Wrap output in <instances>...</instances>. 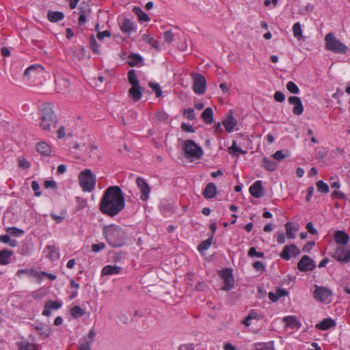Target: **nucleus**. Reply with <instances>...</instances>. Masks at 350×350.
Instances as JSON below:
<instances>
[{
  "instance_id": "obj_23",
  "label": "nucleus",
  "mask_w": 350,
  "mask_h": 350,
  "mask_svg": "<svg viewBox=\"0 0 350 350\" xmlns=\"http://www.w3.org/2000/svg\"><path fill=\"white\" fill-rule=\"evenodd\" d=\"M37 151L43 156H49L51 153L50 146L45 142H40L36 144Z\"/></svg>"
},
{
  "instance_id": "obj_11",
  "label": "nucleus",
  "mask_w": 350,
  "mask_h": 350,
  "mask_svg": "<svg viewBox=\"0 0 350 350\" xmlns=\"http://www.w3.org/2000/svg\"><path fill=\"white\" fill-rule=\"evenodd\" d=\"M332 257L339 262L347 263L350 262V250H347L344 247H338Z\"/></svg>"
},
{
  "instance_id": "obj_63",
  "label": "nucleus",
  "mask_w": 350,
  "mask_h": 350,
  "mask_svg": "<svg viewBox=\"0 0 350 350\" xmlns=\"http://www.w3.org/2000/svg\"><path fill=\"white\" fill-rule=\"evenodd\" d=\"M182 130L185 132L194 133L195 131L191 125L187 124L185 122L181 124Z\"/></svg>"
},
{
  "instance_id": "obj_1",
  "label": "nucleus",
  "mask_w": 350,
  "mask_h": 350,
  "mask_svg": "<svg viewBox=\"0 0 350 350\" xmlns=\"http://www.w3.org/2000/svg\"><path fill=\"white\" fill-rule=\"evenodd\" d=\"M125 207L124 195L118 186L106 189L99 204L101 213L109 217L118 215Z\"/></svg>"
},
{
  "instance_id": "obj_46",
  "label": "nucleus",
  "mask_w": 350,
  "mask_h": 350,
  "mask_svg": "<svg viewBox=\"0 0 350 350\" xmlns=\"http://www.w3.org/2000/svg\"><path fill=\"white\" fill-rule=\"evenodd\" d=\"M286 89L291 94H296L299 92V89L298 86L293 81H289L287 83Z\"/></svg>"
},
{
  "instance_id": "obj_41",
  "label": "nucleus",
  "mask_w": 350,
  "mask_h": 350,
  "mask_svg": "<svg viewBox=\"0 0 350 350\" xmlns=\"http://www.w3.org/2000/svg\"><path fill=\"white\" fill-rule=\"evenodd\" d=\"M25 273L29 277L36 278L38 277V271L34 269H19L17 271V275L20 276L21 274Z\"/></svg>"
},
{
  "instance_id": "obj_54",
  "label": "nucleus",
  "mask_w": 350,
  "mask_h": 350,
  "mask_svg": "<svg viewBox=\"0 0 350 350\" xmlns=\"http://www.w3.org/2000/svg\"><path fill=\"white\" fill-rule=\"evenodd\" d=\"M18 166L23 169H28L30 167V163L27 161L24 157L18 158Z\"/></svg>"
},
{
  "instance_id": "obj_58",
  "label": "nucleus",
  "mask_w": 350,
  "mask_h": 350,
  "mask_svg": "<svg viewBox=\"0 0 350 350\" xmlns=\"http://www.w3.org/2000/svg\"><path fill=\"white\" fill-rule=\"evenodd\" d=\"M331 196L332 198H338L342 200L346 198V196L344 193L337 190L334 191L332 193Z\"/></svg>"
},
{
  "instance_id": "obj_29",
  "label": "nucleus",
  "mask_w": 350,
  "mask_h": 350,
  "mask_svg": "<svg viewBox=\"0 0 350 350\" xmlns=\"http://www.w3.org/2000/svg\"><path fill=\"white\" fill-rule=\"evenodd\" d=\"M121 30L124 33H131L135 31L134 23L129 18H124L120 27Z\"/></svg>"
},
{
  "instance_id": "obj_14",
  "label": "nucleus",
  "mask_w": 350,
  "mask_h": 350,
  "mask_svg": "<svg viewBox=\"0 0 350 350\" xmlns=\"http://www.w3.org/2000/svg\"><path fill=\"white\" fill-rule=\"evenodd\" d=\"M288 103L293 105V113L295 115L299 116L304 111L302 102L299 97L292 96L288 98Z\"/></svg>"
},
{
  "instance_id": "obj_38",
  "label": "nucleus",
  "mask_w": 350,
  "mask_h": 350,
  "mask_svg": "<svg viewBox=\"0 0 350 350\" xmlns=\"http://www.w3.org/2000/svg\"><path fill=\"white\" fill-rule=\"evenodd\" d=\"M317 191L322 193H327L329 192V186L323 180H318L316 183Z\"/></svg>"
},
{
  "instance_id": "obj_28",
  "label": "nucleus",
  "mask_w": 350,
  "mask_h": 350,
  "mask_svg": "<svg viewBox=\"0 0 350 350\" xmlns=\"http://www.w3.org/2000/svg\"><path fill=\"white\" fill-rule=\"evenodd\" d=\"M122 267L116 265H107L104 267L101 271L102 275L118 274Z\"/></svg>"
},
{
  "instance_id": "obj_45",
  "label": "nucleus",
  "mask_w": 350,
  "mask_h": 350,
  "mask_svg": "<svg viewBox=\"0 0 350 350\" xmlns=\"http://www.w3.org/2000/svg\"><path fill=\"white\" fill-rule=\"evenodd\" d=\"M6 231L12 236H20L25 233L24 230L19 229L16 227H10L6 229Z\"/></svg>"
},
{
  "instance_id": "obj_4",
  "label": "nucleus",
  "mask_w": 350,
  "mask_h": 350,
  "mask_svg": "<svg viewBox=\"0 0 350 350\" xmlns=\"http://www.w3.org/2000/svg\"><path fill=\"white\" fill-rule=\"evenodd\" d=\"M96 181V175L90 169H85L79 174V185L83 191H92L95 187Z\"/></svg>"
},
{
  "instance_id": "obj_8",
  "label": "nucleus",
  "mask_w": 350,
  "mask_h": 350,
  "mask_svg": "<svg viewBox=\"0 0 350 350\" xmlns=\"http://www.w3.org/2000/svg\"><path fill=\"white\" fill-rule=\"evenodd\" d=\"M219 276L223 279L224 286L221 288L224 291H229L234 287V280L232 269L226 268L219 272Z\"/></svg>"
},
{
  "instance_id": "obj_37",
  "label": "nucleus",
  "mask_w": 350,
  "mask_h": 350,
  "mask_svg": "<svg viewBox=\"0 0 350 350\" xmlns=\"http://www.w3.org/2000/svg\"><path fill=\"white\" fill-rule=\"evenodd\" d=\"M128 79L131 86H137V85H139L135 71L133 69H131L128 72Z\"/></svg>"
},
{
  "instance_id": "obj_49",
  "label": "nucleus",
  "mask_w": 350,
  "mask_h": 350,
  "mask_svg": "<svg viewBox=\"0 0 350 350\" xmlns=\"http://www.w3.org/2000/svg\"><path fill=\"white\" fill-rule=\"evenodd\" d=\"M247 255L250 257H257V258H262L264 257V253L261 252H257L254 247H252L250 248Z\"/></svg>"
},
{
  "instance_id": "obj_48",
  "label": "nucleus",
  "mask_w": 350,
  "mask_h": 350,
  "mask_svg": "<svg viewBox=\"0 0 350 350\" xmlns=\"http://www.w3.org/2000/svg\"><path fill=\"white\" fill-rule=\"evenodd\" d=\"M293 35L295 38H299L302 36L301 25L299 22L294 24L293 27Z\"/></svg>"
},
{
  "instance_id": "obj_2",
  "label": "nucleus",
  "mask_w": 350,
  "mask_h": 350,
  "mask_svg": "<svg viewBox=\"0 0 350 350\" xmlns=\"http://www.w3.org/2000/svg\"><path fill=\"white\" fill-rule=\"evenodd\" d=\"M103 234L109 245L117 247L125 244L126 234L121 227L111 224L103 228Z\"/></svg>"
},
{
  "instance_id": "obj_31",
  "label": "nucleus",
  "mask_w": 350,
  "mask_h": 350,
  "mask_svg": "<svg viewBox=\"0 0 350 350\" xmlns=\"http://www.w3.org/2000/svg\"><path fill=\"white\" fill-rule=\"evenodd\" d=\"M213 111L211 107H207L201 115V118L206 124H211L213 122Z\"/></svg>"
},
{
  "instance_id": "obj_56",
  "label": "nucleus",
  "mask_w": 350,
  "mask_h": 350,
  "mask_svg": "<svg viewBox=\"0 0 350 350\" xmlns=\"http://www.w3.org/2000/svg\"><path fill=\"white\" fill-rule=\"evenodd\" d=\"M306 228L311 234L316 235L318 234L317 229L314 227L313 224L311 221L306 224Z\"/></svg>"
},
{
  "instance_id": "obj_53",
  "label": "nucleus",
  "mask_w": 350,
  "mask_h": 350,
  "mask_svg": "<svg viewBox=\"0 0 350 350\" xmlns=\"http://www.w3.org/2000/svg\"><path fill=\"white\" fill-rule=\"evenodd\" d=\"M288 156L287 154H284L283 150H277L273 155L272 157L275 160H282Z\"/></svg>"
},
{
  "instance_id": "obj_61",
  "label": "nucleus",
  "mask_w": 350,
  "mask_h": 350,
  "mask_svg": "<svg viewBox=\"0 0 350 350\" xmlns=\"http://www.w3.org/2000/svg\"><path fill=\"white\" fill-rule=\"evenodd\" d=\"M110 36H111V32L108 30L98 32L96 35V38L99 40H102L105 37L109 38Z\"/></svg>"
},
{
  "instance_id": "obj_9",
  "label": "nucleus",
  "mask_w": 350,
  "mask_h": 350,
  "mask_svg": "<svg viewBox=\"0 0 350 350\" xmlns=\"http://www.w3.org/2000/svg\"><path fill=\"white\" fill-rule=\"evenodd\" d=\"M315 268L316 264L314 261L307 255L303 256L297 263V269L302 272L311 271Z\"/></svg>"
},
{
  "instance_id": "obj_15",
  "label": "nucleus",
  "mask_w": 350,
  "mask_h": 350,
  "mask_svg": "<svg viewBox=\"0 0 350 350\" xmlns=\"http://www.w3.org/2000/svg\"><path fill=\"white\" fill-rule=\"evenodd\" d=\"M62 304L60 301L47 300L44 304L42 315L49 317L51 314V310H58L62 307Z\"/></svg>"
},
{
  "instance_id": "obj_52",
  "label": "nucleus",
  "mask_w": 350,
  "mask_h": 350,
  "mask_svg": "<svg viewBox=\"0 0 350 350\" xmlns=\"http://www.w3.org/2000/svg\"><path fill=\"white\" fill-rule=\"evenodd\" d=\"M42 276H45V277L48 278L51 280H54L56 279V275H53L52 273H47L46 271L38 272V277H36V278L40 281L42 279Z\"/></svg>"
},
{
  "instance_id": "obj_44",
  "label": "nucleus",
  "mask_w": 350,
  "mask_h": 350,
  "mask_svg": "<svg viewBox=\"0 0 350 350\" xmlns=\"http://www.w3.org/2000/svg\"><path fill=\"white\" fill-rule=\"evenodd\" d=\"M168 118V114L163 111H159L154 114V118L159 122H165Z\"/></svg>"
},
{
  "instance_id": "obj_32",
  "label": "nucleus",
  "mask_w": 350,
  "mask_h": 350,
  "mask_svg": "<svg viewBox=\"0 0 350 350\" xmlns=\"http://www.w3.org/2000/svg\"><path fill=\"white\" fill-rule=\"evenodd\" d=\"M47 17L49 21L56 23L64 18V14L62 12H53L49 10L47 14Z\"/></svg>"
},
{
  "instance_id": "obj_3",
  "label": "nucleus",
  "mask_w": 350,
  "mask_h": 350,
  "mask_svg": "<svg viewBox=\"0 0 350 350\" xmlns=\"http://www.w3.org/2000/svg\"><path fill=\"white\" fill-rule=\"evenodd\" d=\"M57 118L50 104H44L41 109L40 128L44 131H50L57 125Z\"/></svg>"
},
{
  "instance_id": "obj_43",
  "label": "nucleus",
  "mask_w": 350,
  "mask_h": 350,
  "mask_svg": "<svg viewBox=\"0 0 350 350\" xmlns=\"http://www.w3.org/2000/svg\"><path fill=\"white\" fill-rule=\"evenodd\" d=\"M285 228H286V237L288 239H295V234L293 232V230L294 228L292 223L287 222L285 224Z\"/></svg>"
},
{
  "instance_id": "obj_55",
  "label": "nucleus",
  "mask_w": 350,
  "mask_h": 350,
  "mask_svg": "<svg viewBox=\"0 0 350 350\" xmlns=\"http://www.w3.org/2000/svg\"><path fill=\"white\" fill-rule=\"evenodd\" d=\"M274 99L279 103H282L285 100V96L283 92L280 91H277L274 94Z\"/></svg>"
},
{
  "instance_id": "obj_27",
  "label": "nucleus",
  "mask_w": 350,
  "mask_h": 350,
  "mask_svg": "<svg viewBox=\"0 0 350 350\" xmlns=\"http://www.w3.org/2000/svg\"><path fill=\"white\" fill-rule=\"evenodd\" d=\"M44 72V68L40 64L31 65L24 72V77H28L31 73L35 75L36 73L42 74Z\"/></svg>"
},
{
  "instance_id": "obj_25",
  "label": "nucleus",
  "mask_w": 350,
  "mask_h": 350,
  "mask_svg": "<svg viewBox=\"0 0 350 350\" xmlns=\"http://www.w3.org/2000/svg\"><path fill=\"white\" fill-rule=\"evenodd\" d=\"M70 82L66 79H60L56 81V88L58 92L65 93L69 91Z\"/></svg>"
},
{
  "instance_id": "obj_35",
  "label": "nucleus",
  "mask_w": 350,
  "mask_h": 350,
  "mask_svg": "<svg viewBox=\"0 0 350 350\" xmlns=\"http://www.w3.org/2000/svg\"><path fill=\"white\" fill-rule=\"evenodd\" d=\"M284 320L286 321L287 326L291 328H299L300 326L299 323L293 316H288Z\"/></svg>"
},
{
  "instance_id": "obj_50",
  "label": "nucleus",
  "mask_w": 350,
  "mask_h": 350,
  "mask_svg": "<svg viewBox=\"0 0 350 350\" xmlns=\"http://www.w3.org/2000/svg\"><path fill=\"white\" fill-rule=\"evenodd\" d=\"M174 34L172 33L171 30L165 31L163 33L164 40L168 44H170L174 41Z\"/></svg>"
},
{
  "instance_id": "obj_36",
  "label": "nucleus",
  "mask_w": 350,
  "mask_h": 350,
  "mask_svg": "<svg viewBox=\"0 0 350 350\" xmlns=\"http://www.w3.org/2000/svg\"><path fill=\"white\" fill-rule=\"evenodd\" d=\"M85 314V311L80 306H75L70 309V315L75 318H79Z\"/></svg>"
},
{
  "instance_id": "obj_6",
  "label": "nucleus",
  "mask_w": 350,
  "mask_h": 350,
  "mask_svg": "<svg viewBox=\"0 0 350 350\" xmlns=\"http://www.w3.org/2000/svg\"><path fill=\"white\" fill-rule=\"evenodd\" d=\"M185 156L187 158L200 159L203 155L202 148L193 140L188 139L184 142Z\"/></svg>"
},
{
  "instance_id": "obj_17",
  "label": "nucleus",
  "mask_w": 350,
  "mask_h": 350,
  "mask_svg": "<svg viewBox=\"0 0 350 350\" xmlns=\"http://www.w3.org/2000/svg\"><path fill=\"white\" fill-rule=\"evenodd\" d=\"M222 124L225 127L226 131L230 133L233 131L234 127L237 125V121L232 116V112L222 121Z\"/></svg>"
},
{
  "instance_id": "obj_60",
  "label": "nucleus",
  "mask_w": 350,
  "mask_h": 350,
  "mask_svg": "<svg viewBox=\"0 0 350 350\" xmlns=\"http://www.w3.org/2000/svg\"><path fill=\"white\" fill-rule=\"evenodd\" d=\"M118 321L117 322L118 324H126L129 322V317L126 314H120L118 316Z\"/></svg>"
},
{
  "instance_id": "obj_57",
  "label": "nucleus",
  "mask_w": 350,
  "mask_h": 350,
  "mask_svg": "<svg viewBox=\"0 0 350 350\" xmlns=\"http://www.w3.org/2000/svg\"><path fill=\"white\" fill-rule=\"evenodd\" d=\"M105 247V244L104 243H99L97 244L94 243L92 245V250L94 252H98L101 250L104 249Z\"/></svg>"
},
{
  "instance_id": "obj_40",
  "label": "nucleus",
  "mask_w": 350,
  "mask_h": 350,
  "mask_svg": "<svg viewBox=\"0 0 350 350\" xmlns=\"http://www.w3.org/2000/svg\"><path fill=\"white\" fill-rule=\"evenodd\" d=\"M19 350H36V347L34 344L30 343L27 341H23L18 344Z\"/></svg>"
},
{
  "instance_id": "obj_24",
  "label": "nucleus",
  "mask_w": 350,
  "mask_h": 350,
  "mask_svg": "<svg viewBox=\"0 0 350 350\" xmlns=\"http://www.w3.org/2000/svg\"><path fill=\"white\" fill-rule=\"evenodd\" d=\"M36 330L38 334L44 338H47L49 336L51 328L49 325L41 323L34 324Z\"/></svg>"
},
{
  "instance_id": "obj_19",
  "label": "nucleus",
  "mask_w": 350,
  "mask_h": 350,
  "mask_svg": "<svg viewBox=\"0 0 350 350\" xmlns=\"http://www.w3.org/2000/svg\"><path fill=\"white\" fill-rule=\"evenodd\" d=\"M335 241L343 246L347 245L349 241V237L345 231L337 230L334 232Z\"/></svg>"
},
{
  "instance_id": "obj_59",
  "label": "nucleus",
  "mask_w": 350,
  "mask_h": 350,
  "mask_svg": "<svg viewBox=\"0 0 350 350\" xmlns=\"http://www.w3.org/2000/svg\"><path fill=\"white\" fill-rule=\"evenodd\" d=\"M31 188L35 191V196H40L41 195V191H39L40 185L37 181H32Z\"/></svg>"
},
{
  "instance_id": "obj_21",
  "label": "nucleus",
  "mask_w": 350,
  "mask_h": 350,
  "mask_svg": "<svg viewBox=\"0 0 350 350\" xmlns=\"http://www.w3.org/2000/svg\"><path fill=\"white\" fill-rule=\"evenodd\" d=\"M217 187L213 183H209L206 185L205 189L202 192L203 196L206 199H211L216 196Z\"/></svg>"
},
{
  "instance_id": "obj_51",
  "label": "nucleus",
  "mask_w": 350,
  "mask_h": 350,
  "mask_svg": "<svg viewBox=\"0 0 350 350\" xmlns=\"http://www.w3.org/2000/svg\"><path fill=\"white\" fill-rule=\"evenodd\" d=\"M183 115L186 116V118L189 120H192L196 118L194 109L193 108L185 109L183 111Z\"/></svg>"
},
{
  "instance_id": "obj_26",
  "label": "nucleus",
  "mask_w": 350,
  "mask_h": 350,
  "mask_svg": "<svg viewBox=\"0 0 350 350\" xmlns=\"http://www.w3.org/2000/svg\"><path fill=\"white\" fill-rule=\"evenodd\" d=\"M336 325L334 320L330 318L324 319L319 323L317 324L316 327L321 330H327Z\"/></svg>"
},
{
  "instance_id": "obj_7",
  "label": "nucleus",
  "mask_w": 350,
  "mask_h": 350,
  "mask_svg": "<svg viewBox=\"0 0 350 350\" xmlns=\"http://www.w3.org/2000/svg\"><path fill=\"white\" fill-rule=\"evenodd\" d=\"M191 77L193 81V90L196 94H202L206 91L205 77L200 73H193Z\"/></svg>"
},
{
  "instance_id": "obj_34",
  "label": "nucleus",
  "mask_w": 350,
  "mask_h": 350,
  "mask_svg": "<svg viewBox=\"0 0 350 350\" xmlns=\"http://www.w3.org/2000/svg\"><path fill=\"white\" fill-rule=\"evenodd\" d=\"M133 12L137 16L140 21L148 22L150 21L149 16L139 7H134Z\"/></svg>"
},
{
  "instance_id": "obj_20",
  "label": "nucleus",
  "mask_w": 350,
  "mask_h": 350,
  "mask_svg": "<svg viewBox=\"0 0 350 350\" xmlns=\"http://www.w3.org/2000/svg\"><path fill=\"white\" fill-rule=\"evenodd\" d=\"M143 91L144 88L140 87L139 85H137V86H131L129 90V94L131 96L132 99L135 102H137L141 99Z\"/></svg>"
},
{
  "instance_id": "obj_62",
  "label": "nucleus",
  "mask_w": 350,
  "mask_h": 350,
  "mask_svg": "<svg viewBox=\"0 0 350 350\" xmlns=\"http://www.w3.org/2000/svg\"><path fill=\"white\" fill-rule=\"evenodd\" d=\"M86 22L85 11L84 9H81V14L79 18V25H83Z\"/></svg>"
},
{
  "instance_id": "obj_30",
  "label": "nucleus",
  "mask_w": 350,
  "mask_h": 350,
  "mask_svg": "<svg viewBox=\"0 0 350 350\" xmlns=\"http://www.w3.org/2000/svg\"><path fill=\"white\" fill-rule=\"evenodd\" d=\"M261 166L269 172H273L278 166V163L267 157H264L262 160Z\"/></svg>"
},
{
  "instance_id": "obj_33",
  "label": "nucleus",
  "mask_w": 350,
  "mask_h": 350,
  "mask_svg": "<svg viewBox=\"0 0 350 350\" xmlns=\"http://www.w3.org/2000/svg\"><path fill=\"white\" fill-rule=\"evenodd\" d=\"M89 40H89L90 48L91 49L92 52L96 55H100V51L99 50L100 44L96 41L94 36L93 34H92L90 36Z\"/></svg>"
},
{
  "instance_id": "obj_22",
  "label": "nucleus",
  "mask_w": 350,
  "mask_h": 350,
  "mask_svg": "<svg viewBox=\"0 0 350 350\" xmlns=\"http://www.w3.org/2000/svg\"><path fill=\"white\" fill-rule=\"evenodd\" d=\"M12 250L3 249L0 251V265H5L10 262V258L13 255Z\"/></svg>"
},
{
  "instance_id": "obj_10",
  "label": "nucleus",
  "mask_w": 350,
  "mask_h": 350,
  "mask_svg": "<svg viewBox=\"0 0 350 350\" xmlns=\"http://www.w3.org/2000/svg\"><path fill=\"white\" fill-rule=\"evenodd\" d=\"M291 254L295 257L300 254V250L296 245L291 244L290 245H285L280 256L285 260H288L291 258Z\"/></svg>"
},
{
  "instance_id": "obj_64",
  "label": "nucleus",
  "mask_w": 350,
  "mask_h": 350,
  "mask_svg": "<svg viewBox=\"0 0 350 350\" xmlns=\"http://www.w3.org/2000/svg\"><path fill=\"white\" fill-rule=\"evenodd\" d=\"M92 342H88L85 340L84 343L80 344L79 346V350H91Z\"/></svg>"
},
{
  "instance_id": "obj_13",
  "label": "nucleus",
  "mask_w": 350,
  "mask_h": 350,
  "mask_svg": "<svg viewBox=\"0 0 350 350\" xmlns=\"http://www.w3.org/2000/svg\"><path fill=\"white\" fill-rule=\"evenodd\" d=\"M136 183L141 191V200L143 201H146L149 198L150 187H149L148 184L146 183L145 179L141 177L137 178Z\"/></svg>"
},
{
  "instance_id": "obj_12",
  "label": "nucleus",
  "mask_w": 350,
  "mask_h": 350,
  "mask_svg": "<svg viewBox=\"0 0 350 350\" xmlns=\"http://www.w3.org/2000/svg\"><path fill=\"white\" fill-rule=\"evenodd\" d=\"M332 295V291L324 287L315 285V291L314 292V299L320 301H325Z\"/></svg>"
},
{
  "instance_id": "obj_42",
  "label": "nucleus",
  "mask_w": 350,
  "mask_h": 350,
  "mask_svg": "<svg viewBox=\"0 0 350 350\" xmlns=\"http://www.w3.org/2000/svg\"><path fill=\"white\" fill-rule=\"evenodd\" d=\"M148 85L150 88H152V91L155 92L156 96L157 98L161 96L162 91L159 83L150 81L148 83Z\"/></svg>"
},
{
  "instance_id": "obj_5",
  "label": "nucleus",
  "mask_w": 350,
  "mask_h": 350,
  "mask_svg": "<svg viewBox=\"0 0 350 350\" xmlns=\"http://www.w3.org/2000/svg\"><path fill=\"white\" fill-rule=\"evenodd\" d=\"M325 49L335 53L345 54L348 51V47L337 39L335 35L330 32L325 37Z\"/></svg>"
},
{
  "instance_id": "obj_39",
  "label": "nucleus",
  "mask_w": 350,
  "mask_h": 350,
  "mask_svg": "<svg viewBox=\"0 0 350 350\" xmlns=\"http://www.w3.org/2000/svg\"><path fill=\"white\" fill-rule=\"evenodd\" d=\"M213 234L206 240L202 241L198 247L200 252L208 250L212 244Z\"/></svg>"
},
{
  "instance_id": "obj_18",
  "label": "nucleus",
  "mask_w": 350,
  "mask_h": 350,
  "mask_svg": "<svg viewBox=\"0 0 350 350\" xmlns=\"http://www.w3.org/2000/svg\"><path fill=\"white\" fill-rule=\"evenodd\" d=\"M128 57H129L128 64L131 67L142 66L144 65V59L139 54H137L135 53H131L129 55Z\"/></svg>"
},
{
  "instance_id": "obj_16",
  "label": "nucleus",
  "mask_w": 350,
  "mask_h": 350,
  "mask_svg": "<svg viewBox=\"0 0 350 350\" xmlns=\"http://www.w3.org/2000/svg\"><path fill=\"white\" fill-rule=\"evenodd\" d=\"M250 194L256 198H260L263 196V187L261 180H256L252 185L249 189Z\"/></svg>"
},
{
  "instance_id": "obj_47",
  "label": "nucleus",
  "mask_w": 350,
  "mask_h": 350,
  "mask_svg": "<svg viewBox=\"0 0 350 350\" xmlns=\"http://www.w3.org/2000/svg\"><path fill=\"white\" fill-rule=\"evenodd\" d=\"M229 153L234 154L235 152H239L241 154H245L246 151L243 150L241 148L237 146L236 141L232 142V145L228 149Z\"/></svg>"
}]
</instances>
